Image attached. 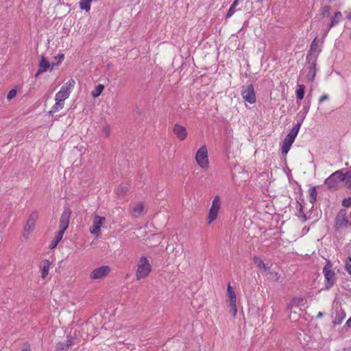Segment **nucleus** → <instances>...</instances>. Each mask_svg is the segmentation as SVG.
I'll use <instances>...</instances> for the list:
<instances>
[{
    "label": "nucleus",
    "instance_id": "28",
    "mask_svg": "<svg viewBox=\"0 0 351 351\" xmlns=\"http://www.w3.org/2000/svg\"><path fill=\"white\" fill-rule=\"evenodd\" d=\"M104 86L103 84H99L97 85L95 89L93 90V91L92 92L91 95L92 96L94 97V98H96V97H98L101 93H102V91L104 90Z\"/></svg>",
    "mask_w": 351,
    "mask_h": 351
},
{
    "label": "nucleus",
    "instance_id": "49",
    "mask_svg": "<svg viewBox=\"0 0 351 351\" xmlns=\"http://www.w3.org/2000/svg\"><path fill=\"white\" fill-rule=\"evenodd\" d=\"M45 71H43L42 69H40V68L38 69V71L36 72V75H35V77H38L40 74H42L43 73H44Z\"/></svg>",
    "mask_w": 351,
    "mask_h": 351
},
{
    "label": "nucleus",
    "instance_id": "10",
    "mask_svg": "<svg viewBox=\"0 0 351 351\" xmlns=\"http://www.w3.org/2000/svg\"><path fill=\"white\" fill-rule=\"evenodd\" d=\"M110 270V267L108 265H102L93 270L90 274V278L92 280L103 278L108 275Z\"/></svg>",
    "mask_w": 351,
    "mask_h": 351
},
{
    "label": "nucleus",
    "instance_id": "29",
    "mask_svg": "<svg viewBox=\"0 0 351 351\" xmlns=\"http://www.w3.org/2000/svg\"><path fill=\"white\" fill-rule=\"evenodd\" d=\"M268 275V279L273 282H278L280 278V275L274 271H269Z\"/></svg>",
    "mask_w": 351,
    "mask_h": 351
},
{
    "label": "nucleus",
    "instance_id": "11",
    "mask_svg": "<svg viewBox=\"0 0 351 351\" xmlns=\"http://www.w3.org/2000/svg\"><path fill=\"white\" fill-rule=\"evenodd\" d=\"M71 213V210L69 208H64L60 219V230H62V231L65 232L68 228Z\"/></svg>",
    "mask_w": 351,
    "mask_h": 351
},
{
    "label": "nucleus",
    "instance_id": "38",
    "mask_svg": "<svg viewBox=\"0 0 351 351\" xmlns=\"http://www.w3.org/2000/svg\"><path fill=\"white\" fill-rule=\"evenodd\" d=\"M229 306H230V313L234 317L237 313L236 303H230L229 304Z\"/></svg>",
    "mask_w": 351,
    "mask_h": 351
},
{
    "label": "nucleus",
    "instance_id": "47",
    "mask_svg": "<svg viewBox=\"0 0 351 351\" xmlns=\"http://www.w3.org/2000/svg\"><path fill=\"white\" fill-rule=\"evenodd\" d=\"M21 351H30V346L27 343H25Z\"/></svg>",
    "mask_w": 351,
    "mask_h": 351
},
{
    "label": "nucleus",
    "instance_id": "1",
    "mask_svg": "<svg viewBox=\"0 0 351 351\" xmlns=\"http://www.w3.org/2000/svg\"><path fill=\"white\" fill-rule=\"evenodd\" d=\"M300 128V123H297L293 126V128L291 130L289 134L285 136L282 146V154L286 155L289 151L293 143L295 141V137L298 135V133Z\"/></svg>",
    "mask_w": 351,
    "mask_h": 351
},
{
    "label": "nucleus",
    "instance_id": "4",
    "mask_svg": "<svg viewBox=\"0 0 351 351\" xmlns=\"http://www.w3.org/2000/svg\"><path fill=\"white\" fill-rule=\"evenodd\" d=\"M346 174L343 173V170L336 171L325 180L324 183L327 185L329 190H336L338 183L346 180Z\"/></svg>",
    "mask_w": 351,
    "mask_h": 351
},
{
    "label": "nucleus",
    "instance_id": "46",
    "mask_svg": "<svg viewBox=\"0 0 351 351\" xmlns=\"http://www.w3.org/2000/svg\"><path fill=\"white\" fill-rule=\"evenodd\" d=\"M335 25H336L335 24V23H333V22L331 21H330V23L328 25L327 30H326V32H325L324 35H326V34L328 32V31H329V30H330L332 27H334Z\"/></svg>",
    "mask_w": 351,
    "mask_h": 351
},
{
    "label": "nucleus",
    "instance_id": "43",
    "mask_svg": "<svg viewBox=\"0 0 351 351\" xmlns=\"http://www.w3.org/2000/svg\"><path fill=\"white\" fill-rule=\"evenodd\" d=\"M16 95V90L13 88L9 91V93L7 95V99L8 100H11L14 97H15Z\"/></svg>",
    "mask_w": 351,
    "mask_h": 351
},
{
    "label": "nucleus",
    "instance_id": "41",
    "mask_svg": "<svg viewBox=\"0 0 351 351\" xmlns=\"http://www.w3.org/2000/svg\"><path fill=\"white\" fill-rule=\"evenodd\" d=\"M73 339L74 338L71 336V334L67 335L66 336V347H69L73 343Z\"/></svg>",
    "mask_w": 351,
    "mask_h": 351
},
{
    "label": "nucleus",
    "instance_id": "6",
    "mask_svg": "<svg viewBox=\"0 0 351 351\" xmlns=\"http://www.w3.org/2000/svg\"><path fill=\"white\" fill-rule=\"evenodd\" d=\"M221 206V200L219 195L215 196L213 202L212 206L209 210V213L208 216V223H212L213 221H215L218 215V213L220 208Z\"/></svg>",
    "mask_w": 351,
    "mask_h": 351
},
{
    "label": "nucleus",
    "instance_id": "55",
    "mask_svg": "<svg viewBox=\"0 0 351 351\" xmlns=\"http://www.w3.org/2000/svg\"><path fill=\"white\" fill-rule=\"evenodd\" d=\"M348 351H351V348H350Z\"/></svg>",
    "mask_w": 351,
    "mask_h": 351
},
{
    "label": "nucleus",
    "instance_id": "53",
    "mask_svg": "<svg viewBox=\"0 0 351 351\" xmlns=\"http://www.w3.org/2000/svg\"><path fill=\"white\" fill-rule=\"evenodd\" d=\"M111 66V64H108V67H110Z\"/></svg>",
    "mask_w": 351,
    "mask_h": 351
},
{
    "label": "nucleus",
    "instance_id": "35",
    "mask_svg": "<svg viewBox=\"0 0 351 351\" xmlns=\"http://www.w3.org/2000/svg\"><path fill=\"white\" fill-rule=\"evenodd\" d=\"M330 5H325V6H324L322 8V9L321 15L323 17L329 16V15H330Z\"/></svg>",
    "mask_w": 351,
    "mask_h": 351
},
{
    "label": "nucleus",
    "instance_id": "9",
    "mask_svg": "<svg viewBox=\"0 0 351 351\" xmlns=\"http://www.w3.org/2000/svg\"><path fill=\"white\" fill-rule=\"evenodd\" d=\"M38 214L37 211L32 212L27 221L26 224L24 226V237H27L30 232H33L35 228L36 221L38 219Z\"/></svg>",
    "mask_w": 351,
    "mask_h": 351
},
{
    "label": "nucleus",
    "instance_id": "27",
    "mask_svg": "<svg viewBox=\"0 0 351 351\" xmlns=\"http://www.w3.org/2000/svg\"><path fill=\"white\" fill-rule=\"evenodd\" d=\"M305 93V86L303 84L299 85L298 88L296 90V97L299 100H302L304 98Z\"/></svg>",
    "mask_w": 351,
    "mask_h": 351
},
{
    "label": "nucleus",
    "instance_id": "39",
    "mask_svg": "<svg viewBox=\"0 0 351 351\" xmlns=\"http://www.w3.org/2000/svg\"><path fill=\"white\" fill-rule=\"evenodd\" d=\"M75 82L73 79H70L65 84V89H69L71 91V89L73 88L75 86Z\"/></svg>",
    "mask_w": 351,
    "mask_h": 351
},
{
    "label": "nucleus",
    "instance_id": "5",
    "mask_svg": "<svg viewBox=\"0 0 351 351\" xmlns=\"http://www.w3.org/2000/svg\"><path fill=\"white\" fill-rule=\"evenodd\" d=\"M197 163L202 168H207L208 166V150L205 145L202 146L195 155Z\"/></svg>",
    "mask_w": 351,
    "mask_h": 351
},
{
    "label": "nucleus",
    "instance_id": "19",
    "mask_svg": "<svg viewBox=\"0 0 351 351\" xmlns=\"http://www.w3.org/2000/svg\"><path fill=\"white\" fill-rule=\"evenodd\" d=\"M227 296L229 299L230 304V303H236L237 302V297L235 292L233 289V288L230 286L229 284L227 288Z\"/></svg>",
    "mask_w": 351,
    "mask_h": 351
},
{
    "label": "nucleus",
    "instance_id": "50",
    "mask_svg": "<svg viewBox=\"0 0 351 351\" xmlns=\"http://www.w3.org/2000/svg\"><path fill=\"white\" fill-rule=\"evenodd\" d=\"M346 326L351 328V317L347 320Z\"/></svg>",
    "mask_w": 351,
    "mask_h": 351
},
{
    "label": "nucleus",
    "instance_id": "3",
    "mask_svg": "<svg viewBox=\"0 0 351 351\" xmlns=\"http://www.w3.org/2000/svg\"><path fill=\"white\" fill-rule=\"evenodd\" d=\"M332 264L330 260H326V265L323 268V274L326 279V289H330L336 282L337 278L335 272L332 269Z\"/></svg>",
    "mask_w": 351,
    "mask_h": 351
},
{
    "label": "nucleus",
    "instance_id": "14",
    "mask_svg": "<svg viewBox=\"0 0 351 351\" xmlns=\"http://www.w3.org/2000/svg\"><path fill=\"white\" fill-rule=\"evenodd\" d=\"M173 132V134L181 141L184 140L187 136L186 128L178 123H176L174 125Z\"/></svg>",
    "mask_w": 351,
    "mask_h": 351
},
{
    "label": "nucleus",
    "instance_id": "44",
    "mask_svg": "<svg viewBox=\"0 0 351 351\" xmlns=\"http://www.w3.org/2000/svg\"><path fill=\"white\" fill-rule=\"evenodd\" d=\"M348 262L346 264V268L347 271L351 275V256L349 257Z\"/></svg>",
    "mask_w": 351,
    "mask_h": 351
},
{
    "label": "nucleus",
    "instance_id": "52",
    "mask_svg": "<svg viewBox=\"0 0 351 351\" xmlns=\"http://www.w3.org/2000/svg\"><path fill=\"white\" fill-rule=\"evenodd\" d=\"M347 19H348V20H351V13H350V14H349L347 16Z\"/></svg>",
    "mask_w": 351,
    "mask_h": 351
},
{
    "label": "nucleus",
    "instance_id": "16",
    "mask_svg": "<svg viewBox=\"0 0 351 351\" xmlns=\"http://www.w3.org/2000/svg\"><path fill=\"white\" fill-rule=\"evenodd\" d=\"M50 265L51 262L49 260L45 259L41 262L40 269L43 278H45L48 275Z\"/></svg>",
    "mask_w": 351,
    "mask_h": 351
},
{
    "label": "nucleus",
    "instance_id": "31",
    "mask_svg": "<svg viewBox=\"0 0 351 351\" xmlns=\"http://www.w3.org/2000/svg\"><path fill=\"white\" fill-rule=\"evenodd\" d=\"M304 301V299L302 298H300V297H298V298H294L291 300V304L289 305V308L291 307V306H300L301 304V303H302Z\"/></svg>",
    "mask_w": 351,
    "mask_h": 351
},
{
    "label": "nucleus",
    "instance_id": "21",
    "mask_svg": "<svg viewBox=\"0 0 351 351\" xmlns=\"http://www.w3.org/2000/svg\"><path fill=\"white\" fill-rule=\"evenodd\" d=\"M51 66L50 62L43 55L40 58L39 68L45 72Z\"/></svg>",
    "mask_w": 351,
    "mask_h": 351
},
{
    "label": "nucleus",
    "instance_id": "48",
    "mask_svg": "<svg viewBox=\"0 0 351 351\" xmlns=\"http://www.w3.org/2000/svg\"><path fill=\"white\" fill-rule=\"evenodd\" d=\"M128 191V187H126V186H123V187L121 189V193L125 194Z\"/></svg>",
    "mask_w": 351,
    "mask_h": 351
},
{
    "label": "nucleus",
    "instance_id": "22",
    "mask_svg": "<svg viewBox=\"0 0 351 351\" xmlns=\"http://www.w3.org/2000/svg\"><path fill=\"white\" fill-rule=\"evenodd\" d=\"M253 261L258 268L263 269L265 271L269 269V267H267L266 264L264 263L263 261L258 256H254Z\"/></svg>",
    "mask_w": 351,
    "mask_h": 351
},
{
    "label": "nucleus",
    "instance_id": "40",
    "mask_svg": "<svg viewBox=\"0 0 351 351\" xmlns=\"http://www.w3.org/2000/svg\"><path fill=\"white\" fill-rule=\"evenodd\" d=\"M342 206L345 208H349L351 206V197L344 198L342 201Z\"/></svg>",
    "mask_w": 351,
    "mask_h": 351
},
{
    "label": "nucleus",
    "instance_id": "18",
    "mask_svg": "<svg viewBox=\"0 0 351 351\" xmlns=\"http://www.w3.org/2000/svg\"><path fill=\"white\" fill-rule=\"evenodd\" d=\"M318 47V42L317 41V38H315L314 40L312 41L310 49L308 50L307 55H306V60H311L315 56L313 55V53L315 51Z\"/></svg>",
    "mask_w": 351,
    "mask_h": 351
},
{
    "label": "nucleus",
    "instance_id": "26",
    "mask_svg": "<svg viewBox=\"0 0 351 351\" xmlns=\"http://www.w3.org/2000/svg\"><path fill=\"white\" fill-rule=\"evenodd\" d=\"M92 0H80V8L81 10H84L88 12L90 10V3Z\"/></svg>",
    "mask_w": 351,
    "mask_h": 351
},
{
    "label": "nucleus",
    "instance_id": "24",
    "mask_svg": "<svg viewBox=\"0 0 351 351\" xmlns=\"http://www.w3.org/2000/svg\"><path fill=\"white\" fill-rule=\"evenodd\" d=\"M64 103L63 101L56 100V104L52 106L51 110L49 111V114L52 115L53 113H55L59 111L60 109H62L64 108Z\"/></svg>",
    "mask_w": 351,
    "mask_h": 351
},
{
    "label": "nucleus",
    "instance_id": "36",
    "mask_svg": "<svg viewBox=\"0 0 351 351\" xmlns=\"http://www.w3.org/2000/svg\"><path fill=\"white\" fill-rule=\"evenodd\" d=\"M298 202V204L300 206V208H299V210H298V213L300 214L299 216L302 217V221H306L308 219V218H307L306 215L304 214V213L303 211V206H302V205L299 202Z\"/></svg>",
    "mask_w": 351,
    "mask_h": 351
},
{
    "label": "nucleus",
    "instance_id": "37",
    "mask_svg": "<svg viewBox=\"0 0 351 351\" xmlns=\"http://www.w3.org/2000/svg\"><path fill=\"white\" fill-rule=\"evenodd\" d=\"M66 348H68V347H66L65 342H58L56 346V349L58 351H64Z\"/></svg>",
    "mask_w": 351,
    "mask_h": 351
},
{
    "label": "nucleus",
    "instance_id": "32",
    "mask_svg": "<svg viewBox=\"0 0 351 351\" xmlns=\"http://www.w3.org/2000/svg\"><path fill=\"white\" fill-rule=\"evenodd\" d=\"M64 58V55L63 53H60L57 56H55L54 59L57 60V62H52L51 69H53L55 65H58L60 63H61Z\"/></svg>",
    "mask_w": 351,
    "mask_h": 351
},
{
    "label": "nucleus",
    "instance_id": "13",
    "mask_svg": "<svg viewBox=\"0 0 351 351\" xmlns=\"http://www.w3.org/2000/svg\"><path fill=\"white\" fill-rule=\"evenodd\" d=\"M245 101L252 104L256 102V95L252 84L248 85L245 89L242 90L241 93Z\"/></svg>",
    "mask_w": 351,
    "mask_h": 351
},
{
    "label": "nucleus",
    "instance_id": "51",
    "mask_svg": "<svg viewBox=\"0 0 351 351\" xmlns=\"http://www.w3.org/2000/svg\"><path fill=\"white\" fill-rule=\"evenodd\" d=\"M322 316H323V313L322 312H319L318 314L317 315L316 317L321 318V317H322Z\"/></svg>",
    "mask_w": 351,
    "mask_h": 351
},
{
    "label": "nucleus",
    "instance_id": "25",
    "mask_svg": "<svg viewBox=\"0 0 351 351\" xmlns=\"http://www.w3.org/2000/svg\"><path fill=\"white\" fill-rule=\"evenodd\" d=\"M240 1H242V0H234L233 1L226 14V18H229L233 15V14L236 12V6L239 5Z\"/></svg>",
    "mask_w": 351,
    "mask_h": 351
},
{
    "label": "nucleus",
    "instance_id": "23",
    "mask_svg": "<svg viewBox=\"0 0 351 351\" xmlns=\"http://www.w3.org/2000/svg\"><path fill=\"white\" fill-rule=\"evenodd\" d=\"M308 195L310 198V202L311 204H314L317 200V192L316 189V186H312L308 190Z\"/></svg>",
    "mask_w": 351,
    "mask_h": 351
},
{
    "label": "nucleus",
    "instance_id": "15",
    "mask_svg": "<svg viewBox=\"0 0 351 351\" xmlns=\"http://www.w3.org/2000/svg\"><path fill=\"white\" fill-rule=\"evenodd\" d=\"M69 95L70 90L65 89V86H62L61 90L56 93L55 100L64 102L69 97Z\"/></svg>",
    "mask_w": 351,
    "mask_h": 351
},
{
    "label": "nucleus",
    "instance_id": "34",
    "mask_svg": "<svg viewBox=\"0 0 351 351\" xmlns=\"http://www.w3.org/2000/svg\"><path fill=\"white\" fill-rule=\"evenodd\" d=\"M143 205L142 203H138L133 208V212L138 215H141L143 211Z\"/></svg>",
    "mask_w": 351,
    "mask_h": 351
},
{
    "label": "nucleus",
    "instance_id": "17",
    "mask_svg": "<svg viewBox=\"0 0 351 351\" xmlns=\"http://www.w3.org/2000/svg\"><path fill=\"white\" fill-rule=\"evenodd\" d=\"M64 233V231H62V230H59V231L57 232L53 239L51 242L49 246V249H54L58 245V243L62 240Z\"/></svg>",
    "mask_w": 351,
    "mask_h": 351
},
{
    "label": "nucleus",
    "instance_id": "8",
    "mask_svg": "<svg viewBox=\"0 0 351 351\" xmlns=\"http://www.w3.org/2000/svg\"><path fill=\"white\" fill-rule=\"evenodd\" d=\"M317 54L315 56L311 59L306 60V69H308V73L306 74V78L308 81H313L315 80V77L317 72L316 69V62H317Z\"/></svg>",
    "mask_w": 351,
    "mask_h": 351
},
{
    "label": "nucleus",
    "instance_id": "42",
    "mask_svg": "<svg viewBox=\"0 0 351 351\" xmlns=\"http://www.w3.org/2000/svg\"><path fill=\"white\" fill-rule=\"evenodd\" d=\"M345 174L346 176V180H344L346 182V185L348 186V188L351 189V175L346 172Z\"/></svg>",
    "mask_w": 351,
    "mask_h": 351
},
{
    "label": "nucleus",
    "instance_id": "45",
    "mask_svg": "<svg viewBox=\"0 0 351 351\" xmlns=\"http://www.w3.org/2000/svg\"><path fill=\"white\" fill-rule=\"evenodd\" d=\"M329 99V97L328 95H323L322 96H321L319 99V103H322L324 102V101H326Z\"/></svg>",
    "mask_w": 351,
    "mask_h": 351
},
{
    "label": "nucleus",
    "instance_id": "12",
    "mask_svg": "<svg viewBox=\"0 0 351 351\" xmlns=\"http://www.w3.org/2000/svg\"><path fill=\"white\" fill-rule=\"evenodd\" d=\"M105 221L106 218L104 217L95 215L93 219V226L90 228V233L98 236L100 234L101 227Z\"/></svg>",
    "mask_w": 351,
    "mask_h": 351
},
{
    "label": "nucleus",
    "instance_id": "33",
    "mask_svg": "<svg viewBox=\"0 0 351 351\" xmlns=\"http://www.w3.org/2000/svg\"><path fill=\"white\" fill-rule=\"evenodd\" d=\"M342 18V14L340 11H337L335 12V16L331 19V21L335 23V25H337Z\"/></svg>",
    "mask_w": 351,
    "mask_h": 351
},
{
    "label": "nucleus",
    "instance_id": "54",
    "mask_svg": "<svg viewBox=\"0 0 351 351\" xmlns=\"http://www.w3.org/2000/svg\"><path fill=\"white\" fill-rule=\"evenodd\" d=\"M347 172L349 173L351 175V170L349 171H347Z\"/></svg>",
    "mask_w": 351,
    "mask_h": 351
},
{
    "label": "nucleus",
    "instance_id": "7",
    "mask_svg": "<svg viewBox=\"0 0 351 351\" xmlns=\"http://www.w3.org/2000/svg\"><path fill=\"white\" fill-rule=\"evenodd\" d=\"M335 229L336 231H339L340 229L347 226L349 221L346 217V210L345 209H341L335 219Z\"/></svg>",
    "mask_w": 351,
    "mask_h": 351
},
{
    "label": "nucleus",
    "instance_id": "20",
    "mask_svg": "<svg viewBox=\"0 0 351 351\" xmlns=\"http://www.w3.org/2000/svg\"><path fill=\"white\" fill-rule=\"evenodd\" d=\"M346 317V312L341 309L336 315L335 319L332 321L334 325L340 324Z\"/></svg>",
    "mask_w": 351,
    "mask_h": 351
},
{
    "label": "nucleus",
    "instance_id": "30",
    "mask_svg": "<svg viewBox=\"0 0 351 351\" xmlns=\"http://www.w3.org/2000/svg\"><path fill=\"white\" fill-rule=\"evenodd\" d=\"M310 108V101L307 104V105L304 106L303 112H302V114L300 116V121L298 123H300V125H302L303 121L304 120L308 110Z\"/></svg>",
    "mask_w": 351,
    "mask_h": 351
},
{
    "label": "nucleus",
    "instance_id": "2",
    "mask_svg": "<svg viewBox=\"0 0 351 351\" xmlns=\"http://www.w3.org/2000/svg\"><path fill=\"white\" fill-rule=\"evenodd\" d=\"M152 271V265L146 256H141L138 262L136 276L137 280L146 278Z\"/></svg>",
    "mask_w": 351,
    "mask_h": 351
}]
</instances>
